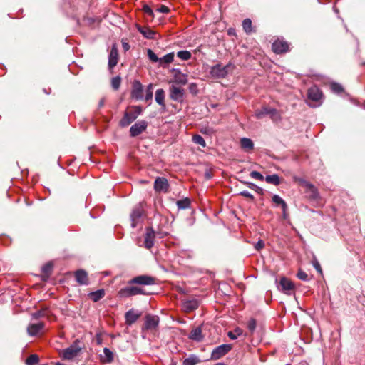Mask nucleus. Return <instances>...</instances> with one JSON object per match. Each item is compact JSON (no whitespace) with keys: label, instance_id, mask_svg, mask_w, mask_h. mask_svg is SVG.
I'll list each match as a JSON object with an SVG mask.
<instances>
[{"label":"nucleus","instance_id":"obj_54","mask_svg":"<svg viewBox=\"0 0 365 365\" xmlns=\"http://www.w3.org/2000/svg\"><path fill=\"white\" fill-rule=\"evenodd\" d=\"M189 91L191 93L196 94L197 93V84L195 83H191L189 85Z\"/></svg>","mask_w":365,"mask_h":365},{"label":"nucleus","instance_id":"obj_37","mask_svg":"<svg viewBox=\"0 0 365 365\" xmlns=\"http://www.w3.org/2000/svg\"><path fill=\"white\" fill-rule=\"evenodd\" d=\"M192 141L195 144L201 145L202 148L206 147V142H205V139L200 135H198V134L194 135L192 136Z\"/></svg>","mask_w":365,"mask_h":365},{"label":"nucleus","instance_id":"obj_12","mask_svg":"<svg viewBox=\"0 0 365 365\" xmlns=\"http://www.w3.org/2000/svg\"><path fill=\"white\" fill-rule=\"evenodd\" d=\"M155 282V278L148 276V275H140L134 277L131 280L129 281V284H138L142 285H151L154 284Z\"/></svg>","mask_w":365,"mask_h":365},{"label":"nucleus","instance_id":"obj_48","mask_svg":"<svg viewBox=\"0 0 365 365\" xmlns=\"http://www.w3.org/2000/svg\"><path fill=\"white\" fill-rule=\"evenodd\" d=\"M250 177L254 178V179H256V180H263L264 179H265L264 178V176L258 171H256V170H253L250 173Z\"/></svg>","mask_w":365,"mask_h":365},{"label":"nucleus","instance_id":"obj_42","mask_svg":"<svg viewBox=\"0 0 365 365\" xmlns=\"http://www.w3.org/2000/svg\"><path fill=\"white\" fill-rule=\"evenodd\" d=\"M153 93V85L151 83H150L145 89V101H148L152 100Z\"/></svg>","mask_w":365,"mask_h":365},{"label":"nucleus","instance_id":"obj_60","mask_svg":"<svg viewBox=\"0 0 365 365\" xmlns=\"http://www.w3.org/2000/svg\"><path fill=\"white\" fill-rule=\"evenodd\" d=\"M123 47L125 50H128L129 49V47L130 46L128 45V43H123Z\"/></svg>","mask_w":365,"mask_h":365},{"label":"nucleus","instance_id":"obj_47","mask_svg":"<svg viewBox=\"0 0 365 365\" xmlns=\"http://www.w3.org/2000/svg\"><path fill=\"white\" fill-rule=\"evenodd\" d=\"M297 277L302 280V281H304V282H307L309 280V277L308 276V274L304 272L303 270L302 269H299L297 274Z\"/></svg>","mask_w":365,"mask_h":365},{"label":"nucleus","instance_id":"obj_24","mask_svg":"<svg viewBox=\"0 0 365 365\" xmlns=\"http://www.w3.org/2000/svg\"><path fill=\"white\" fill-rule=\"evenodd\" d=\"M138 31L148 39H155L157 33L155 31L150 29L149 27H138Z\"/></svg>","mask_w":365,"mask_h":365},{"label":"nucleus","instance_id":"obj_58","mask_svg":"<svg viewBox=\"0 0 365 365\" xmlns=\"http://www.w3.org/2000/svg\"><path fill=\"white\" fill-rule=\"evenodd\" d=\"M227 33L230 36L235 35V31L234 29H229Z\"/></svg>","mask_w":365,"mask_h":365},{"label":"nucleus","instance_id":"obj_9","mask_svg":"<svg viewBox=\"0 0 365 365\" xmlns=\"http://www.w3.org/2000/svg\"><path fill=\"white\" fill-rule=\"evenodd\" d=\"M147 127L148 123L145 120H139L130 127V135L133 138L136 137L144 132Z\"/></svg>","mask_w":365,"mask_h":365},{"label":"nucleus","instance_id":"obj_52","mask_svg":"<svg viewBox=\"0 0 365 365\" xmlns=\"http://www.w3.org/2000/svg\"><path fill=\"white\" fill-rule=\"evenodd\" d=\"M240 195L241 196H243V197L248 198L251 200H254V196L250 192H248L247 190H243V191L240 192Z\"/></svg>","mask_w":365,"mask_h":365},{"label":"nucleus","instance_id":"obj_26","mask_svg":"<svg viewBox=\"0 0 365 365\" xmlns=\"http://www.w3.org/2000/svg\"><path fill=\"white\" fill-rule=\"evenodd\" d=\"M155 99L157 103H158L163 110H165V91L162 88H159L155 91Z\"/></svg>","mask_w":365,"mask_h":365},{"label":"nucleus","instance_id":"obj_59","mask_svg":"<svg viewBox=\"0 0 365 365\" xmlns=\"http://www.w3.org/2000/svg\"><path fill=\"white\" fill-rule=\"evenodd\" d=\"M104 99L101 98L98 103V108H101L104 106Z\"/></svg>","mask_w":365,"mask_h":365},{"label":"nucleus","instance_id":"obj_7","mask_svg":"<svg viewBox=\"0 0 365 365\" xmlns=\"http://www.w3.org/2000/svg\"><path fill=\"white\" fill-rule=\"evenodd\" d=\"M145 294V293L144 292L143 289L138 287H135V286H130V285L127 286L124 288H122L118 292V295L120 297H130L135 296V295Z\"/></svg>","mask_w":365,"mask_h":365},{"label":"nucleus","instance_id":"obj_3","mask_svg":"<svg viewBox=\"0 0 365 365\" xmlns=\"http://www.w3.org/2000/svg\"><path fill=\"white\" fill-rule=\"evenodd\" d=\"M159 323L160 318L158 316L148 314L145 317L143 331H156L158 329Z\"/></svg>","mask_w":365,"mask_h":365},{"label":"nucleus","instance_id":"obj_17","mask_svg":"<svg viewBox=\"0 0 365 365\" xmlns=\"http://www.w3.org/2000/svg\"><path fill=\"white\" fill-rule=\"evenodd\" d=\"M272 51L277 54L287 52L289 50V44L284 41H275L272 45Z\"/></svg>","mask_w":365,"mask_h":365},{"label":"nucleus","instance_id":"obj_34","mask_svg":"<svg viewBox=\"0 0 365 365\" xmlns=\"http://www.w3.org/2000/svg\"><path fill=\"white\" fill-rule=\"evenodd\" d=\"M175 82L180 85H185L187 83V76L182 73L177 74L175 76Z\"/></svg>","mask_w":365,"mask_h":365},{"label":"nucleus","instance_id":"obj_20","mask_svg":"<svg viewBox=\"0 0 365 365\" xmlns=\"http://www.w3.org/2000/svg\"><path fill=\"white\" fill-rule=\"evenodd\" d=\"M118 61V51L115 45H113L110 51L108 56V67L113 68L115 67Z\"/></svg>","mask_w":365,"mask_h":365},{"label":"nucleus","instance_id":"obj_1","mask_svg":"<svg viewBox=\"0 0 365 365\" xmlns=\"http://www.w3.org/2000/svg\"><path fill=\"white\" fill-rule=\"evenodd\" d=\"M234 68L235 66L232 63H229L224 66L220 63H217L210 68V73L213 78H225Z\"/></svg>","mask_w":365,"mask_h":365},{"label":"nucleus","instance_id":"obj_46","mask_svg":"<svg viewBox=\"0 0 365 365\" xmlns=\"http://www.w3.org/2000/svg\"><path fill=\"white\" fill-rule=\"evenodd\" d=\"M148 56L152 62H160V58L151 49H148Z\"/></svg>","mask_w":365,"mask_h":365},{"label":"nucleus","instance_id":"obj_18","mask_svg":"<svg viewBox=\"0 0 365 365\" xmlns=\"http://www.w3.org/2000/svg\"><path fill=\"white\" fill-rule=\"evenodd\" d=\"M141 316V312L135 310L130 309L125 314V324L130 326L133 323H135Z\"/></svg>","mask_w":365,"mask_h":365},{"label":"nucleus","instance_id":"obj_14","mask_svg":"<svg viewBox=\"0 0 365 365\" xmlns=\"http://www.w3.org/2000/svg\"><path fill=\"white\" fill-rule=\"evenodd\" d=\"M143 215V209L140 205L135 207L130 214L131 227L133 228L136 227Z\"/></svg>","mask_w":365,"mask_h":365},{"label":"nucleus","instance_id":"obj_33","mask_svg":"<svg viewBox=\"0 0 365 365\" xmlns=\"http://www.w3.org/2000/svg\"><path fill=\"white\" fill-rule=\"evenodd\" d=\"M178 208L180 210H185L190 207V200L188 198H185L183 200H178L177 202Z\"/></svg>","mask_w":365,"mask_h":365},{"label":"nucleus","instance_id":"obj_15","mask_svg":"<svg viewBox=\"0 0 365 365\" xmlns=\"http://www.w3.org/2000/svg\"><path fill=\"white\" fill-rule=\"evenodd\" d=\"M137 119L136 115L131 110L125 111L121 120L119 122V125L122 128H125L130 125Z\"/></svg>","mask_w":365,"mask_h":365},{"label":"nucleus","instance_id":"obj_16","mask_svg":"<svg viewBox=\"0 0 365 365\" xmlns=\"http://www.w3.org/2000/svg\"><path fill=\"white\" fill-rule=\"evenodd\" d=\"M43 322L31 323L27 327V333L31 336H37L44 328Z\"/></svg>","mask_w":365,"mask_h":365},{"label":"nucleus","instance_id":"obj_29","mask_svg":"<svg viewBox=\"0 0 365 365\" xmlns=\"http://www.w3.org/2000/svg\"><path fill=\"white\" fill-rule=\"evenodd\" d=\"M265 180L267 183L279 185L281 183V180L277 174L268 175L265 177Z\"/></svg>","mask_w":365,"mask_h":365},{"label":"nucleus","instance_id":"obj_44","mask_svg":"<svg viewBox=\"0 0 365 365\" xmlns=\"http://www.w3.org/2000/svg\"><path fill=\"white\" fill-rule=\"evenodd\" d=\"M256 327L257 322L253 318L250 319L247 323V327L252 334L255 331Z\"/></svg>","mask_w":365,"mask_h":365},{"label":"nucleus","instance_id":"obj_38","mask_svg":"<svg viewBox=\"0 0 365 365\" xmlns=\"http://www.w3.org/2000/svg\"><path fill=\"white\" fill-rule=\"evenodd\" d=\"M250 189L255 191L259 195L263 194V189L258 185H255L253 182H244Z\"/></svg>","mask_w":365,"mask_h":365},{"label":"nucleus","instance_id":"obj_10","mask_svg":"<svg viewBox=\"0 0 365 365\" xmlns=\"http://www.w3.org/2000/svg\"><path fill=\"white\" fill-rule=\"evenodd\" d=\"M131 97L135 100L143 98V87L138 80H135L132 84Z\"/></svg>","mask_w":365,"mask_h":365},{"label":"nucleus","instance_id":"obj_21","mask_svg":"<svg viewBox=\"0 0 365 365\" xmlns=\"http://www.w3.org/2000/svg\"><path fill=\"white\" fill-rule=\"evenodd\" d=\"M184 90L182 88L172 86L170 87V97L172 100L178 102L182 101Z\"/></svg>","mask_w":365,"mask_h":365},{"label":"nucleus","instance_id":"obj_8","mask_svg":"<svg viewBox=\"0 0 365 365\" xmlns=\"http://www.w3.org/2000/svg\"><path fill=\"white\" fill-rule=\"evenodd\" d=\"M232 349L231 344H222L217 346L212 351L211 358L214 360H217L221 357L226 355Z\"/></svg>","mask_w":365,"mask_h":365},{"label":"nucleus","instance_id":"obj_11","mask_svg":"<svg viewBox=\"0 0 365 365\" xmlns=\"http://www.w3.org/2000/svg\"><path fill=\"white\" fill-rule=\"evenodd\" d=\"M154 189L158 192H168L169 190L168 180L165 178L158 177L154 182Z\"/></svg>","mask_w":365,"mask_h":365},{"label":"nucleus","instance_id":"obj_57","mask_svg":"<svg viewBox=\"0 0 365 365\" xmlns=\"http://www.w3.org/2000/svg\"><path fill=\"white\" fill-rule=\"evenodd\" d=\"M45 316V311L41 310L33 314L34 318H38Z\"/></svg>","mask_w":365,"mask_h":365},{"label":"nucleus","instance_id":"obj_56","mask_svg":"<svg viewBox=\"0 0 365 365\" xmlns=\"http://www.w3.org/2000/svg\"><path fill=\"white\" fill-rule=\"evenodd\" d=\"M156 11L160 13L166 14L169 11V9L165 5H161L159 8L157 9Z\"/></svg>","mask_w":365,"mask_h":365},{"label":"nucleus","instance_id":"obj_28","mask_svg":"<svg viewBox=\"0 0 365 365\" xmlns=\"http://www.w3.org/2000/svg\"><path fill=\"white\" fill-rule=\"evenodd\" d=\"M240 146L242 149L248 151L254 148V143L251 139L242 138L240 139Z\"/></svg>","mask_w":365,"mask_h":365},{"label":"nucleus","instance_id":"obj_22","mask_svg":"<svg viewBox=\"0 0 365 365\" xmlns=\"http://www.w3.org/2000/svg\"><path fill=\"white\" fill-rule=\"evenodd\" d=\"M279 286L281 287L282 291L287 294H289L290 292L294 289L293 282L286 277L280 279Z\"/></svg>","mask_w":365,"mask_h":365},{"label":"nucleus","instance_id":"obj_2","mask_svg":"<svg viewBox=\"0 0 365 365\" xmlns=\"http://www.w3.org/2000/svg\"><path fill=\"white\" fill-rule=\"evenodd\" d=\"M301 185L304 188L306 197L310 201L317 202L320 199L319 191L313 184L303 180Z\"/></svg>","mask_w":365,"mask_h":365},{"label":"nucleus","instance_id":"obj_6","mask_svg":"<svg viewBox=\"0 0 365 365\" xmlns=\"http://www.w3.org/2000/svg\"><path fill=\"white\" fill-rule=\"evenodd\" d=\"M155 237V231L152 227L146 228V232L143 239H140L138 243L140 246H143L145 248L149 250L154 245V240Z\"/></svg>","mask_w":365,"mask_h":365},{"label":"nucleus","instance_id":"obj_41","mask_svg":"<svg viewBox=\"0 0 365 365\" xmlns=\"http://www.w3.org/2000/svg\"><path fill=\"white\" fill-rule=\"evenodd\" d=\"M331 89L334 93L336 94H340L344 91L342 86L335 82L331 83Z\"/></svg>","mask_w":365,"mask_h":365},{"label":"nucleus","instance_id":"obj_35","mask_svg":"<svg viewBox=\"0 0 365 365\" xmlns=\"http://www.w3.org/2000/svg\"><path fill=\"white\" fill-rule=\"evenodd\" d=\"M177 56L182 61H187L191 58L192 54L188 51L182 50L177 52Z\"/></svg>","mask_w":365,"mask_h":365},{"label":"nucleus","instance_id":"obj_5","mask_svg":"<svg viewBox=\"0 0 365 365\" xmlns=\"http://www.w3.org/2000/svg\"><path fill=\"white\" fill-rule=\"evenodd\" d=\"M81 349L79 341L76 340L69 347L63 350L62 356L64 359L71 360L79 354Z\"/></svg>","mask_w":365,"mask_h":365},{"label":"nucleus","instance_id":"obj_27","mask_svg":"<svg viewBox=\"0 0 365 365\" xmlns=\"http://www.w3.org/2000/svg\"><path fill=\"white\" fill-rule=\"evenodd\" d=\"M189 338L196 341H201L203 339L201 327H198L193 329L189 334Z\"/></svg>","mask_w":365,"mask_h":365},{"label":"nucleus","instance_id":"obj_25","mask_svg":"<svg viewBox=\"0 0 365 365\" xmlns=\"http://www.w3.org/2000/svg\"><path fill=\"white\" fill-rule=\"evenodd\" d=\"M272 202L275 204L276 206H281L282 211H283V215L284 217L286 218L287 214V205L286 202L278 195H274L272 196Z\"/></svg>","mask_w":365,"mask_h":365},{"label":"nucleus","instance_id":"obj_32","mask_svg":"<svg viewBox=\"0 0 365 365\" xmlns=\"http://www.w3.org/2000/svg\"><path fill=\"white\" fill-rule=\"evenodd\" d=\"M242 27L245 32L250 34L252 31V21L250 19H245L242 21Z\"/></svg>","mask_w":365,"mask_h":365},{"label":"nucleus","instance_id":"obj_49","mask_svg":"<svg viewBox=\"0 0 365 365\" xmlns=\"http://www.w3.org/2000/svg\"><path fill=\"white\" fill-rule=\"evenodd\" d=\"M312 265L319 274H322V269L321 268L320 264L314 255L313 256Z\"/></svg>","mask_w":365,"mask_h":365},{"label":"nucleus","instance_id":"obj_51","mask_svg":"<svg viewBox=\"0 0 365 365\" xmlns=\"http://www.w3.org/2000/svg\"><path fill=\"white\" fill-rule=\"evenodd\" d=\"M143 11L145 14L150 16V17L153 16V11L152 9L147 4L143 6Z\"/></svg>","mask_w":365,"mask_h":365},{"label":"nucleus","instance_id":"obj_13","mask_svg":"<svg viewBox=\"0 0 365 365\" xmlns=\"http://www.w3.org/2000/svg\"><path fill=\"white\" fill-rule=\"evenodd\" d=\"M74 277L78 284L85 286L89 284V279L86 270L81 269L76 270L74 272Z\"/></svg>","mask_w":365,"mask_h":365},{"label":"nucleus","instance_id":"obj_43","mask_svg":"<svg viewBox=\"0 0 365 365\" xmlns=\"http://www.w3.org/2000/svg\"><path fill=\"white\" fill-rule=\"evenodd\" d=\"M174 59V53H169L166 55H165L163 58H160V62H164L165 63H170L173 62Z\"/></svg>","mask_w":365,"mask_h":365},{"label":"nucleus","instance_id":"obj_39","mask_svg":"<svg viewBox=\"0 0 365 365\" xmlns=\"http://www.w3.org/2000/svg\"><path fill=\"white\" fill-rule=\"evenodd\" d=\"M103 354L105 357L103 359L104 361L110 363L113 360V352L108 348L103 349Z\"/></svg>","mask_w":365,"mask_h":365},{"label":"nucleus","instance_id":"obj_45","mask_svg":"<svg viewBox=\"0 0 365 365\" xmlns=\"http://www.w3.org/2000/svg\"><path fill=\"white\" fill-rule=\"evenodd\" d=\"M121 78L119 76H115L112 78L111 86L115 90H118L120 86Z\"/></svg>","mask_w":365,"mask_h":365},{"label":"nucleus","instance_id":"obj_53","mask_svg":"<svg viewBox=\"0 0 365 365\" xmlns=\"http://www.w3.org/2000/svg\"><path fill=\"white\" fill-rule=\"evenodd\" d=\"M264 247V242L262 240H258L257 242H256L254 245L255 249H256L257 250H260L263 249Z\"/></svg>","mask_w":365,"mask_h":365},{"label":"nucleus","instance_id":"obj_4","mask_svg":"<svg viewBox=\"0 0 365 365\" xmlns=\"http://www.w3.org/2000/svg\"><path fill=\"white\" fill-rule=\"evenodd\" d=\"M269 115L272 120L277 121L280 118V115L278 110L275 108L270 107H263L260 110H257L255 111V117L257 119H261L264 118L265 115Z\"/></svg>","mask_w":365,"mask_h":365},{"label":"nucleus","instance_id":"obj_31","mask_svg":"<svg viewBox=\"0 0 365 365\" xmlns=\"http://www.w3.org/2000/svg\"><path fill=\"white\" fill-rule=\"evenodd\" d=\"M243 334V330L240 327H236L233 331H229L227 336L232 340L236 339L238 336Z\"/></svg>","mask_w":365,"mask_h":365},{"label":"nucleus","instance_id":"obj_30","mask_svg":"<svg viewBox=\"0 0 365 365\" xmlns=\"http://www.w3.org/2000/svg\"><path fill=\"white\" fill-rule=\"evenodd\" d=\"M105 295V292L103 289H98L97 291L93 292L90 293V298L94 302H96L102 299Z\"/></svg>","mask_w":365,"mask_h":365},{"label":"nucleus","instance_id":"obj_19","mask_svg":"<svg viewBox=\"0 0 365 365\" xmlns=\"http://www.w3.org/2000/svg\"><path fill=\"white\" fill-rule=\"evenodd\" d=\"M307 97L309 100L318 102L322 97V93L317 86H312L307 91Z\"/></svg>","mask_w":365,"mask_h":365},{"label":"nucleus","instance_id":"obj_50","mask_svg":"<svg viewBox=\"0 0 365 365\" xmlns=\"http://www.w3.org/2000/svg\"><path fill=\"white\" fill-rule=\"evenodd\" d=\"M197 362L196 357H189L183 361L182 365H195Z\"/></svg>","mask_w":365,"mask_h":365},{"label":"nucleus","instance_id":"obj_55","mask_svg":"<svg viewBox=\"0 0 365 365\" xmlns=\"http://www.w3.org/2000/svg\"><path fill=\"white\" fill-rule=\"evenodd\" d=\"M133 112L135 115H136V117L138 118L142 113V108L140 106H134L133 110H131Z\"/></svg>","mask_w":365,"mask_h":365},{"label":"nucleus","instance_id":"obj_36","mask_svg":"<svg viewBox=\"0 0 365 365\" xmlns=\"http://www.w3.org/2000/svg\"><path fill=\"white\" fill-rule=\"evenodd\" d=\"M53 268V262H48L42 267V272L48 277L51 274Z\"/></svg>","mask_w":365,"mask_h":365},{"label":"nucleus","instance_id":"obj_23","mask_svg":"<svg viewBox=\"0 0 365 365\" xmlns=\"http://www.w3.org/2000/svg\"><path fill=\"white\" fill-rule=\"evenodd\" d=\"M199 307V302L196 299L185 300L182 302V309L186 312H190L197 309Z\"/></svg>","mask_w":365,"mask_h":365},{"label":"nucleus","instance_id":"obj_40","mask_svg":"<svg viewBox=\"0 0 365 365\" xmlns=\"http://www.w3.org/2000/svg\"><path fill=\"white\" fill-rule=\"evenodd\" d=\"M39 361L38 356L36 354H31L26 359V365H36Z\"/></svg>","mask_w":365,"mask_h":365}]
</instances>
